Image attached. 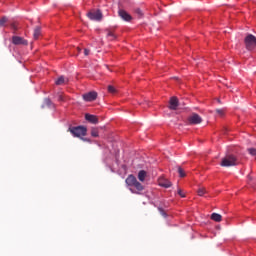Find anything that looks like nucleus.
Wrapping results in <instances>:
<instances>
[{
    "mask_svg": "<svg viewBox=\"0 0 256 256\" xmlns=\"http://www.w3.org/2000/svg\"><path fill=\"white\" fill-rule=\"evenodd\" d=\"M68 131H70L73 137H78L82 139V141H89V139L83 138L85 135H87V128L84 126L70 127Z\"/></svg>",
    "mask_w": 256,
    "mask_h": 256,
    "instance_id": "obj_1",
    "label": "nucleus"
},
{
    "mask_svg": "<svg viewBox=\"0 0 256 256\" xmlns=\"http://www.w3.org/2000/svg\"><path fill=\"white\" fill-rule=\"evenodd\" d=\"M221 167H235L239 165V160L233 154H227L224 158H222Z\"/></svg>",
    "mask_w": 256,
    "mask_h": 256,
    "instance_id": "obj_2",
    "label": "nucleus"
},
{
    "mask_svg": "<svg viewBox=\"0 0 256 256\" xmlns=\"http://www.w3.org/2000/svg\"><path fill=\"white\" fill-rule=\"evenodd\" d=\"M244 43L248 51L256 49V37L253 34H248L244 39Z\"/></svg>",
    "mask_w": 256,
    "mask_h": 256,
    "instance_id": "obj_3",
    "label": "nucleus"
},
{
    "mask_svg": "<svg viewBox=\"0 0 256 256\" xmlns=\"http://www.w3.org/2000/svg\"><path fill=\"white\" fill-rule=\"evenodd\" d=\"M87 17L90 21H101L103 19V13H101V10L91 11L87 13Z\"/></svg>",
    "mask_w": 256,
    "mask_h": 256,
    "instance_id": "obj_4",
    "label": "nucleus"
},
{
    "mask_svg": "<svg viewBox=\"0 0 256 256\" xmlns=\"http://www.w3.org/2000/svg\"><path fill=\"white\" fill-rule=\"evenodd\" d=\"M188 123L190 125H200V123H203V118L199 114L193 113L188 117Z\"/></svg>",
    "mask_w": 256,
    "mask_h": 256,
    "instance_id": "obj_5",
    "label": "nucleus"
},
{
    "mask_svg": "<svg viewBox=\"0 0 256 256\" xmlns=\"http://www.w3.org/2000/svg\"><path fill=\"white\" fill-rule=\"evenodd\" d=\"M12 43L13 45H23L24 47H27V45H29V41L25 40V38L20 36H13Z\"/></svg>",
    "mask_w": 256,
    "mask_h": 256,
    "instance_id": "obj_6",
    "label": "nucleus"
},
{
    "mask_svg": "<svg viewBox=\"0 0 256 256\" xmlns=\"http://www.w3.org/2000/svg\"><path fill=\"white\" fill-rule=\"evenodd\" d=\"M83 99L84 101L88 102L95 101V99H97V92L91 91L86 94H83Z\"/></svg>",
    "mask_w": 256,
    "mask_h": 256,
    "instance_id": "obj_7",
    "label": "nucleus"
},
{
    "mask_svg": "<svg viewBox=\"0 0 256 256\" xmlns=\"http://www.w3.org/2000/svg\"><path fill=\"white\" fill-rule=\"evenodd\" d=\"M177 107H179V100L177 99V97L173 96L170 98L169 101V109H171L172 111H177Z\"/></svg>",
    "mask_w": 256,
    "mask_h": 256,
    "instance_id": "obj_8",
    "label": "nucleus"
},
{
    "mask_svg": "<svg viewBox=\"0 0 256 256\" xmlns=\"http://www.w3.org/2000/svg\"><path fill=\"white\" fill-rule=\"evenodd\" d=\"M132 187H135L136 190H134L133 188H130V191H131V193H134L135 195H139V192L143 191V189H145V187H143L141 185V183L137 180Z\"/></svg>",
    "mask_w": 256,
    "mask_h": 256,
    "instance_id": "obj_9",
    "label": "nucleus"
},
{
    "mask_svg": "<svg viewBox=\"0 0 256 256\" xmlns=\"http://www.w3.org/2000/svg\"><path fill=\"white\" fill-rule=\"evenodd\" d=\"M136 182L137 178L133 174H130L125 180V183L128 185V187H133Z\"/></svg>",
    "mask_w": 256,
    "mask_h": 256,
    "instance_id": "obj_10",
    "label": "nucleus"
},
{
    "mask_svg": "<svg viewBox=\"0 0 256 256\" xmlns=\"http://www.w3.org/2000/svg\"><path fill=\"white\" fill-rule=\"evenodd\" d=\"M118 14H119V17H121V19H123V21H130L132 19L131 15H129V13H127V11H125L123 9H120L118 11Z\"/></svg>",
    "mask_w": 256,
    "mask_h": 256,
    "instance_id": "obj_11",
    "label": "nucleus"
},
{
    "mask_svg": "<svg viewBox=\"0 0 256 256\" xmlns=\"http://www.w3.org/2000/svg\"><path fill=\"white\" fill-rule=\"evenodd\" d=\"M158 184L160 187H165V189H169V187H171V181L166 178H159Z\"/></svg>",
    "mask_w": 256,
    "mask_h": 256,
    "instance_id": "obj_12",
    "label": "nucleus"
},
{
    "mask_svg": "<svg viewBox=\"0 0 256 256\" xmlns=\"http://www.w3.org/2000/svg\"><path fill=\"white\" fill-rule=\"evenodd\" d=\"M85 119L86 121H89V123H93L94 125H97V123H99V118H97V116L95 115L86 114Z\"/></svg>",
    "mask_w": 256,
    "mask_h": 256,
    "instance_id": "obj_13",
    "label": "nucleus"
},
{
    "mask_svg": "<svg viewBox=\"0 0 256 256\" xmlns=\"http://www.w3.org/2000/svg\"><path fill=\"white\" fill-rule=\"evenodd\" d=\"M105 31L107 33L106 37L109 41H115V39H117V36H115V33H113L111 29L107 28Z\"/></svg>",
    "mask_w": 256,
    "mask_h": 256,
    "instance_id": "obj_14",
    "label": "nucleus"
},
{
    "mask_svg": "<svg viewBox=\"0 0 256 256\" xmlns=\"http://www.w3.org/2000/svg\"><path fill=\"white\" fill-rule=\"evenodd\" d=\"M65 83H69V79L65 78V76H60L56 81V85H65Z\"/></svg>",
    "mask_w": 256,
    "mask_h": 256,
    "instance_id": "obj_15",
    "label": "nucleus"
},
{
    "mask_svg": "<svg viewBox=\"0 0 256 256\" xmlns=\"http://www.w3.org/2000/svg\"><path fill=\"white\" fill-rule=\"evenodd\" d=\"M210 219H212V221H216V223H221L223 217L221 216V214L212 213Z\"/></svg>",
    "mask_w": 256,
    "mask_h": 256,
    "instance_id": "obj_16",
    "label": "nucleus"
},
{
    "mask_svg": "<svg viewBox=\"0 0 256 256\" xmlns=\"http://www.w3.org/2000/svg\"><path fill=\"white\" fill-rule=\"evenodd\" d=\"M147 177V171L145 170H140L138 172V179L139 181H141L143 183V181H145V178Z\"/></svg>",
    "mask_w": 256,
    "mask_h": 256,
    "instance_id": "obj_17",
    "label": "nucleus"
},
{
    "mask_svg": "<svg viewBox=\"0 0 256 256\" xmlns=\"http://www.w3.org/2000/svg\"><path fill=\"white\" fill-rule=\"evenodd\" d=\"M70 53L74 56L81 55V53H83V49L80 47H73Z\"/></svg>",
    "mask_w": 256,
    "mask_h": 256,
    "instance_id": "obj_18",
    "label": "nucleus"
},
{
    "mask_svg": "<svg viewBox=\"0 0 256 256\" xmlns=\"http://www.w3.org/2000/svg\"><path fill=\"white\" fill-rule=\"evenodd\" d=\"M33 37L35 40H37V39H39V37H41V28L39 26L35 27Z\"/></svg>",
    "mask_w": 256,
    "mask_h": 256,
    "instance_id": "obj_19",
    "label": "nucleus"
},
{
    "mask_svg": "<svg viewBox=\"0 0 256 256\" xmlns=\"http://www.w3.org/2000/svg\"><path fill=\"white\" fill-rule=\"evenodd\" d=\"M43 107H53V102H51V99L49 98L44 99Z\"/></svg>",
    "mask_w": 256,
    "mask_h": 256,
    "instance_id": "obj_20",
    "label": "nucleus"
},
{
    "mask_svg": "<svg viewBox=\"0 0 256 256\" xmlns=\"http://www.w3.org/2000/svg\"><path fill=\"white\" fill-rule=\"evenodd\" d=\"M199 197H203L205 193H207V190L204 187H200L197 191Z\"/></svg>",
    "mask_w": 256,
    "mask_h": 256,
    "instance_id": "obj_21",
    "label": "nucleus"
},
{
    "mask_svg": "<svg viewBox=\"0 0 256 256\" xmlns=\"http://www.w3.org/2000/svg\"><path fill=\"white\" fill-rule=\"evenodd\" d=\"M7 21H9V19L7 18V16H3L0 19V27H5V23H7Z\"/></svg>",
    "mask_w": 256,
    "mask_h": 256,
    "instance_id": "obj_22",
    "label": "nucleus"
},
{
    "mask_svg": "<svg viewBox=\"0 0 256 256\" xmlns=\"http://www.w3.org/2000/svg\"><path fill=\"white\" fill-rule=\"evenodd\" d=\"M91 136L92 137H99V130L97 128H92Z\"/></svg>",
    "mask_w": 256,
    "mask_h": 256,
    "instance_id": "obj_23",
    "label": "nucleus"
},
{
    "mask_svg": "<svg viewBox=\"0 0 256 256\" xmlns=\"http://www.w3.org/2000/svg\"><path fill=\"white\" fill-rule=\"evenodd\" d=\"M218 117H223L225 115V109H216Z\"/></svg>",
    "mask_w": 256,
    "mask_h": 256,
    "instance_id": "obj_24",
    "label": "nucleus"
},
{
    "mask_svg": "<svg viewBox=\"0 0 256 256\" xmlns=\"http://www.w3.org/2000/svg\"><path fill=\"white\" fill-rule=\"evenodd\" d=\"M108 93H112V95H115L117 93V89H115L113 86H108Z\"/></svg>",
    "mask_w": 256,
    "mask_h": 256,
    "instance_id": "obj_25",
    "label": "nucleus"
},
{
    "mask_svg": "<svg viewBox=\"0 0 256 256\" xmlns=\"http://www.w3.org/2000/svg\"><path fill=\"white\" fill-rule=\"evenodd\" d=\"M248 153L252 155V157H256V148H248Z\"/></svg>",
    "mask_w": 256,
    "mask_h": 256,
    "instance_id": "obj_26",
    "label": "nucleus"
},
{
    "mask_svg": "<svg viewBox=\"0 0 256 256\" xmlns=\"http://www.w3.org/2000/svg\"><path fill=\"white\" fill-rule=\"evenodd\" d=\"M178 173L180 177H185V170H183V168L180 166H178Z\"/></svg>",
    "mask_w": 256,
    "mask_h": 256,
    "instance_id": "obj_27",
    "label": "nucleus"
},
{
    "mask_svg": "<svg viewBox=\"0 0 256 256\" xmlns=\"http://www.w3.org/2000/svg\"><path fill=\"white\" fill-rule=\"evenodd\" d=\"M83 55H84V57H89V55H91V50L84 48Z\"/></svg>",
    "mask_w": 256,
    "mask_h": 256,
    "instance_id": "obj_28",
    "label": "nucleus"
},
{
    "mask_svg": "<svg viewBox=\"0 0 256 256\" xmlns=\"http://www.w3.org/2000/svg\"><path fill=\"white\" fill-rule=\"evenodd\" d=\"M160 215H162V217H167V213L165 212V210H163V208H158Z\"/></svg>",
    "mask_w": 256,
    "mask_h": 256,
    "instance_id": "obj_29",
    "label": "nucleus"
},
{
    "mask_svg": "<svg viewBox=\"0 0 256 256\" xmlns=\"http://www.w3.org/2000/svg\"><path fill=\"white\" fill-rule=\"evenodd\" d=\"M58 101H65V96H63V94H59Z\"/></svg>",
    "mask_w": 256,
    "mask_h": 256,
    "instance_id": "obj_30",
    "label": "nucleus"
},
{
    "mask_svg": "<svg viewBox=\"0 0 256 256\" xmlns=\"http://www.w3.org/2000/svg\"><path fill=\"white\" fill-rule=\"evenodd\" d=\"M178 195H180L182 198H185V193H183V190L181 189L178 190Z\"/></svg>",
    "mask_w": 256,
    "mask_h": 256,
    "instance_id": "obj_31",
    "label": "nucleus"
},
{
    "mask_svg": "<svg viewBox=\"0 0 256 256\" xmlns=\"http://www.w3.org/2000/svg\"><path fill=\"white\" fill-rule=\"evenodd\" d=\"M139 15H141V10H138Z\"/></svg>",
    "mask_w": 256,
    "mask_h": 256,
    "instance_id": "obj_32",
    "label": "nucleus"
},
{
    "mask_svg": "<svg viewBox=\"0 0 256 256\" xmlns=\"http://www.w3.org/2000/svg\"><path fill=\"white\" fill-rule=\"evenodd\" d=\"M107 69H109V66H107Z\"/></svg>",
    "mask_w": 256,
    "mask_h": 256,
    "instance_id": "obj_33",
    "label": "nucleus"
}]
</instances>
